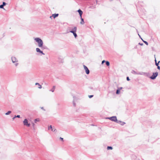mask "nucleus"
<instances>
[{"instance_id": "a211bd4d", "label": "nucleus", "mask_w": 160, "mask_h": 160, "mask_svg": "<svg viewBox=\"0 0 160 160\" xmlns=\"http://www.w3.org/2000/svg\"><path fill=\"white\" fill-rule=\"evenodd\" d=\"M106 65L107 66H109V65H110V63L108 61H106Z\"/></svg>"}, {"instance_id": "f3484780", "label": "nucleus", "mask_w": 160, "mask_h": 160, "mask_svg": "<svg viewBox=\"0 0 160 160\" xmlns=\"http://www.w3.org/2000/svg\"><path fill=\"white\" fill-rule=\"evenodd\" d=\"M107 149L108 150H112V148L111 146H108L107 148Z\"/></svg>"}, {"instance_id": "f257e3e1", "label": "nucleus", "mask_w": 160, "mask_h": 160, "mask_svg": "<svg viewBox=\"0 0 160 160\" xmlns=\"http://www.w3.org/2000/svg\"><path fill=\"white\" fill-rule=\"evenodd\" d=\"M131 73L134 74L142 75L146 76H147L150 78V74L149 73L144 72H136L134 70H132L131 71Z\"/></svg>"}, {"instance_id": "412c9836", "label": "nucleus", "mask_w": 160, "mask_h": 160, "mask_svg": "<svg viewBox=\"0 0 160 160\" xmlns=\"http://www.w3.org/2000/svg\"><path fill=\"white\" fill-rule=\"evenodd\" d=\"M11 111H8L5 113L6 115H8L11 113Z\"/></svg>"}, {"instance_id": "37998d69", "label": "nucleus", "mask_w": 160, "mask_h": 160, "mask_svg": "<svg viewBox=\"0 0 160 160\" xmlns=\"http://www.w3.org/2000/svg\"><path fill=\"white\" fill-rule=\"evenodd\" d=\"M112 0H109V1H112Z\"/></svg>"}, {"instance_id": "c756f323", "label": "nucleus", "mask_w": 160, "mask_h": 160, "mask_svg": "<svg viewBox=\"0 0 160 160\" xmlns=\"http://www.w3.org/2000/svg\"><path fill=\"white\" fill-rule=\"evenodd\" d=\"M93 96V95H89L88 96L89 98H92Z\"/></svg>"}, {"instance_id": "7c9ffc66", "label": "nucleus", "mask_w": 160, "mask_h": 160, "mask_svg": "<svg viewBox=\"0 0 160 160\" xmlns=\"http://www.w3.org/2000/svg\"><path fill=\"white\" fill-rule=\"evenodd\" d=\"M106 62V61L104 60H103L102 61L101 64H103L104 62Z\"/></svg>"}, {"instance_id": "e433bc0d", "label": "nucleus", "mask_w": 160, "mask_h": 160, "mask_svg": "<svg viewBox=\"0 0 160 160\" xmlns=\"http://www.w3.org/2000/svg\"><path fill=\"white\" fill-rule=\"evenodd\" d=\"M60 139H61L62 141H63V138H62L61 137H60Z\"/></svg>"}, {"instance_id": "4c0bfd02", "label": "nucleus", "mask_w": 160, "mask_h": 160, "mask_svg": "<svg viewBox=\"0 0 160 160\" xmlns=\"http://www.w3.org/2000/svg\"><path fill=\"white\" fill-rule=\"evenodd\" d=\"M122 88V87H120L119 88H118V89H120V90Z\"/></svg>"}, {"instance_id": "79ce46f5", "label": "nucleus", "mask_w": 160, "mask_h": 160, "mask_svg": "<svg viewBox=\"0 0 160 160\" xmlns=\"http://www.w3.org/2000/svg\"><path fill=\"white\" fill-rule=\"evenodd\" d=\"M143 42H144V41L143 40L142 38H141Z\"/></svg>"}, {"instance_id": "58836bf2", "label": "nucleus", "mask_w": 160, "mask_h": 160, "mask_svg": "<svg viewBox=\"0 0 160 160\" xmlns=\"http://www.w3.org/2000/svg\"><path fill=\"white\" fill-rule=\"evenodd\" d=\"M16 118V117H15V116H14V117L13 118H12V120H14V119H15Z\"/></svg>"}, {"instance_id": "7ed1b4c3", "label": "nucleus", "mask_w": 160, "mask_h": 160, "mask_svg": "<svg viewBox=\"0 0 160 160\" xmlns=\"http://www.w3.org/2000/svg\"><path fill=\"white\" fill-rule=\"evenodd\" d=\"M23 123L24 125L28 127H29L30 126V123H28V120L27 119H24L23 121Z\"/></svg>"}, {"instance_id": "5701e85b", "label": "nucleus", "mask_w": 160, "mask_h": 160, "mask_svg": "<svg viewBox=\"0 0 160 160\" xmlns=\"http://www.w3.org/2000/svg\"><path fill=\"white\" fill-rule=\"evenodd\" d=\"M39 121V118H36L35 119L34 122H35L36 123L37 122Z\"/></svg>"}, {"instance_id": "9d476101", "label": "nucleus", "mask_w": 160, "mask_h": 160, "mask_svg": "<svg viewBox=\"0 0 160 160\" xmlns=\"http://www.w3.org/2000/svg\"><path fill=\"white\" fill-rule=\"evenodd\" d=\"M116 122L120 124L121 125H122V126L124 125L125 124V123L124 122H122L121 121L118 120H117Z\"/></svg>"}, {"instance_id": "423d86ee", "label": "nucleus", "mask_w": 160, "mask_h": 160, "mask_svg": "<svg viewBox=\"0 0 160 160\" xmlns=\"http://www.w3.org/2000/svg\"><path fill=\"white\" fill-rule=\"evenodd\" d=\"M50 129H51V131L53 132H56L57 131V130L54 127H52V125H50L48 127V129L49 130Z\"/></svg>"}, {"instance_id": "2eb2a0df", "label": "nucleus", "mask_w": 160, "mask_h": 160, "mask_svg": "<svg viewBox=\"0 0 160 160\" xmlns=\"http://www.w3.org/2000/svg\"><path fill=\"white\" fill-rule=\"evenodd\" d=\"M81 22H80V23H81V24L82 25H83L84 23V22L83 19L82 17H81Z\"/></svg>"}, {"instance_id": "72a5a7b5", "label": "nucleus", "mask_w": 160, "mask_h": 160, "mask_svg": "<svg viewBox=\"0 0 160 160\" xmlns=\"http://www.w3.org/2000/svg\"><path fill=\"white\" fill-rule=\"evenodd\" d=\"M107 118L110 120H111V119H112V117H109V118Z\"/></svg>"}, {"instance_id": "b1692460", "label": "nucleus", "mask_w": 160, "mask_h": 160, "mask_svg": "<svg viewBox=\"0 0 160 160\" xmlns=\"http://www.w3.org/2000/svg\"><path fill=\"white\" fill-rule=\"evenodd\" d=\"M73 104L74 107H75L76 106V104L74 101V100H73Z\"/></svg>"}, {"instance_id": "0eeeda50", "label": "nucleus", "mask_w": 160, "mask_h": 160, "mask_svg": "<svg viewBox=\"0 0 160 160\" xmlns=\"http://www.w3.org/2000/svg\"><path fill=\"white\" fill-rule=\"evenodd\" d=\"M11 60L13 63L17 62L18 61V59L14 57H12Z\"/></svg>"}, {"instance_id": "ddd939ff", "label": "nucleus", "mask_w": 160, "mask_h": 160, "mask_svg": "<svg viewBox=\"0 0 160 160\" xmlns=\"http://www.w3.org/2000/svg\"><path fill=\"white\" fill-rule=\"evenodd\" d=\"M35 85H38V88L39 89H41L42 88V86L38 83H36Z\"/></svg>"}, {"instance_id": "9b49d317", "label": "nucleus", "mask_w": 160, "mask_h": 160, "mask_svg": "<svg viewBox=\"0 0 160 160\" xmlns=\"http://www.w3.org/2000/svg\"><path fill=\"white\" fill-rule=\"evenodd\" d=\"M112 119H111V121H114V122H117V117L116 116L112 117Z\"/></svg>"}, {"instance_id": "c9c22d12", "label": "nucleus", "mask_w": 160, "mask_h": 160, "mask_svg": "<svg viewBox=\"0 0 160 160\" xmlns=\"http://www.w3.org/2000/svg\"><path fill=\"white\" fill-rule=\"evenodd\" d=\"M159 62L160 61L158 62V63H157L156 62V64L157 66H158V63H159Z\"/></svg>"}, {"instance_id": "6ab92c4d", "label": "nucleus", "mask_w": 160, "mask_h": 160, "mask_svg": "<svg viewBox=\"0 0 160 160\" xmlns=\"http://www.w3.org/2000/svg\"><path fill=\"white\" fill-rule=\"evenodd\" d=\"M120 92V89H118L116 91V93L117 94H119Z\"/></svg>"}, {"instance_id": "473e14b6", "label": "nucleus", "mask_w": 160, "mask_h": 160, "mask_svg": "<svg viewBox=\"0 0 160 160\" xmlns=\"http://www.w3.org/2000/svg\"><path fill=\"white\" fill-rule=\"evenodd\" d=\"M41 108L42 109V110H43V111H45V110L44 109V108H43V107H41Z\"/></svg>"}, {"instance_id": "20e7f679", "label": "nucleus", "mask_w": 160, "mask_h": 160, "mask_svg": "<svg viewBox=\"0 0 160 160\" xmlns=\"http://www.w3.org/2000/svg\"><path fill=\"white\" fill-rule=\"evenodd\" d=\"M158 72H156L155 73H153L152 75V76L151 77V79H154L158 75Z\"/></svg>"}, {"instance_id": "bb28decb", "label": "nucleus", "mask_w": 160, "mask_h": 160, "mask_svg": "<svg viewBox=\"0 0 160 160\" xmlns=\"http://www.w3.org/2000/svg\"><path fill=\"white\" fill-rule=\"evenodd\" d=\"M6 2H2V5L3 6H4L6 5Z\"/></svg>"}, {"instance_id": "2f4dec72", "label": "nucleus", "mask_w": 160, "mask_h": 160, "mask_svg": "<svg viewBox=\"0 0 160 160\" xmlns=\"http://www.w3.org/2000/svg\"><path fill=\"white\" fill-rule=\"evenodd\" d=\"M127 80L128 81H129L130 80L129 77H127Z\"/></svg>"}, {"instance_id": "f03ea898", "label": "nucleus", "mask_w": 160, "mask_h": 160, "mask_svg": "<svg viewBox=\"0 0 160 160\" xmlns=\"http://www.w3.org/2000/svg\"><path fill=\"white\" fill-rule=\"evenodd\" d=\"M34 39L35 41L38 43V46L39 47H42L43 45V42L41 39L39 38H35Z\"/></svg>"}, {"instance_id": "6e6552de", "label": "nucleus", "mask_w": 160, "mask_h": 160, "mask_svg": "<svg viewBox=\"0 0 160 160\" xmlns=\"http://www.w3.org/2000/svg\"><path fill=\"white\" fill-rule=\"evenodd\" d=\"M77 30V28L76 27H75L73 28H72V30L70 31V32L72 33H73L75 32H76Z\"/></svg>"}, {"instance_id": "c03bdc74", "label": "nucleus", "mask_w": 160, "mask_h": 160, "mask_svg": "<svg viewBox=\"0 0 160 160\" xmlns=\"http://www.w3.org/2000/svg\"><path fill=\"white\" fill-rule=\"evenodd\" d=\"M1 108H0V111H1Z\"/></svg>"}, {"instance_id": "aec40b11", "label": "nucleus", "mask_w": 160, "mask_h": 160, "mask_svg": "<svg viewBox=\"0 0 160 160\" xmlns=\"http://www.w3.org/2000/svg\"><path fill=\"white\" fill-rule=\"evenodd\" d=\"M73 35L74 36L75 38H76L77 37V34L76 33V32H75L73 33Z\"/></svg>"}, {"instance_id": "a878e982", "label": "nucleus", "mask_w": 160, "mask_h": 160, "mask_svg": "<svg viewBox=\"0 0 160 160\" xmlns=\"http://www.w3.org/2000/svg\"><path fill=\"white\" fill-rule=\"evenodd\" d=\"M15 117L18 118H20V116L19 115H17V116L15 115Z\"/></svg>"}, {"instance_id": "a19ab883", "label": "nucleus", "mask_w": 160, "mask_h": 160, "mask_svg": "<svg viewBox=\"0 0 160 160\" xmlns=\"http://www.w3.org/2000/svg\"><path fill=\"white\" fill-rule=\"evenodd\" d=\"M138 35H139V37H140V38H141V39L142 38H141V36H140L139 34H138Z\"/></svg>"}, {"instance_id": "ea45409f", "label": "nucleus", "mask_w": 160, "mask_h": 160, "mask_svg": "<svg viewBox=\"0 0 160 160\" xmlns=\"http://www.w3.org/2000/svg\"><path fill=\"white\" fill-rule=\"evenodd\" d=\"M158 66V69H160V67H159V66Z\"/></svg>"}, {"instance_id": "dca6fc26", "label": "nucleus", "mask_w": 160, "mask_h": 160, "mask_svg": "<svg viewBox=\"0 0 160 160\" xmlns=\"http://www.w3.org/2000/svg\"><path fill=\"white\" fill-rule=\"evenodd\" d=\"M58 14H54L52 15V16L54 18H55L56 17H58Z\"/></svg>"}, {"instance_id": "4468645a", "label": "nucleus", "mask_w": 160, "mask_h": 160, "mask_svg": "<svg viewBox=\"0 0 160 160\" xmlns=\"http://www.w3.org/2000/svg\"><path fill=\"white\" fill-rule=\"evenodd\" d=\"M55 89V86H53L52 88L50 90V91L53 92Z\"/></svg>"}, {"instance_id": "f704fd0d", "label": "nucleus", "mask_w": 160, "mask_h": 160, "mask_svg": "<svg viewBox=\"0 0 160 160\" xmlns=\"http://www.w3.org/2000/svg\"><path fill=\"white\" fill-rule=\"evenodd\" d=\"M139 44L141 45V46H142L143 45V43H139Z\"/></svg>"}, {"instance_id": "393cba45", "label": "nucleus", "mask_w": 160, "mask_h": 160, "mask_svg": "<svg viewBox=\"0 0 160 160\" xmlns=\"http://www.w3.org/2000/svg\"><path fill=\"white\" fill-rule=\"evenodd\" d=\"M3 7H4V6L2 4L1 5H0V8L3 9V8H4Z\"/></svg>"}, {"instance_id": "f8f14e48", "label": "nucleus", "mask_w": 160, "mask_h": 160, "mask_svg": "<svg viewBox=\"0 0 160 160\" xmlns=\"http://www.w3.org/2000/svg\"><path fill=\"white\" fill-rule=\"evenodd\" d=\"M78 12L79 13V14L80 15V17L81 18L82 15V12L80 9H79V10H78Z\"/></svg>"}, {"instance_id": "4be33fe9", "label": "nucleus", "mask_w": 160, "mask_h": 160, "mask_svg": "<svg viewBox=\"0 0 160 160\" xmlns=\"http://www.w3.org/2000/svg\"><path fill=\"white\" fill-rule=\"evenodd\" d=\"M41 48L42 49H47V47L46 46H42V47H41Z\"/></svg>"}, {"instance_id": "c85d7f7f", "label": "nucleus", "mask_w": 160, "mask_h": 160, "mask_svg": "<svg viewBox=\"0 0 160 160\" xmlns=\"http://www.w3.org/2000/svg\"><path fill=\"white\" fill-rule=\"evenodd\" d=\"M15 65L16 66H17L18 65V63L17 62H15Z\"/></svg>"}, {"instance_id": "39448f33", "label": "nucleus", "mask_w": 160, "mask_h": 160, "mask_svg": "<svg viewBox=\"0 0 160 160\" xmlns=\"http://www.w3.org/2000/svg\"><path fill=\"white\" fill-rule=\"evenodd\" d=\"M83 68H84V70L85 71L86 73L87 74H88L90 73V71L87 67L85 65H83Z\"/></svg>"}, {"instance_id": "cd10ccee", "label": "nucleus", "mask_w": 160, "mask_h": 160, "mask_svg": "<svg viewBox=\"0 0 160 160\" xmlns=\"http://www.w3.org/2000/svg\"><path fill=\"white\" fill-rule=\"evenodd\" d=\"M144 42L147 45H148V43L147 42H146V41H144Z\"/></svg>"}, {"instance_id": "1a4fd4ad", "label": "nucleus", "mask_w": 160, "mask_h": 160, "mask_svg": "<svg viewBox=\"0 0 160 160\" xmlns=\"http://www.w3.org/2000/svg\"><path fill=\"white\" fill-rule=\"evenodd\" d=\"M36 51L37 52H39L41 53L42 55H45V54L44 53H43V52L40 49L38 48H36Z\"/></svg>"}]
</instances>
